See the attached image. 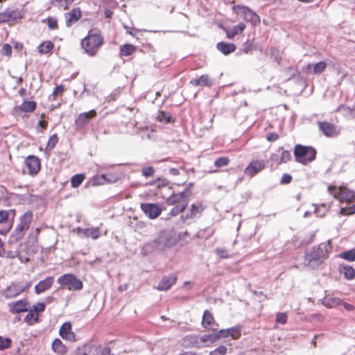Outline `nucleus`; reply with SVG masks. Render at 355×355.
<instances>
[{
  "instance_id": "obj_64",
  "label": "nucleus",
  "mask_w": 355,
  "mask_h": 355,
  "mask_svg": "<svg viewBox=\"0 0 355 355\" xmlns=\"http://www.w3.org/2000/svg\"><path fill=\"white\" fill-rule=\"evenodd\" d=\"M270 159L272 162L276 164V165H281L282 163H279V157L277 154H272L270 157Z\"/></svg>"
},
{
  "instance_id": "obj_22",
  "label": "nucleus",
  "mask_w": 355,
  "mask_h": 355,
  "mask_svg": "<svg viewBox=\"0 0 355 355\" xmlns=\"http://www.w3.org/2000/svg\"><path fill=\"white\" fill-rule=\"evenodd\" d=\"M189 193L187 191H182L180 193H173L169 197L166 199V203L168 205H176L182 202H186L183 199L187 198Z\"/></svg>"
},
{
  "instance_id": "obj_17",
  "label": "nucleus",
  "mask_w": 355,
  "mask_h": 355,
  "mask_svg": "<svg viewBox=\"0 0 355 355\" xmlns=\"http://www.w3.org/2000/svg\"><path fill=\"white\" fill-rule=\"evenodd\" d=\"M29 302L26 299H22L8 304L9 311L12 313H20L28 311Z\"/></svg>"
},
{
  "instance_id": "obj_42",
  "label": "nucleus",
  "mask_w": 355,
  "mask_h": 355,
  "mask_svg": "<svg viewBox=\"0 0 355 355\" xmlns=\"http://www.w3.org/2000/svg\"><path fill=\"white\" fill-rule=\"evenodd\" d=\"M279 150H282L281 156L279 157V163L285 164L291 161V154L288 150H284L283 147H279Z\"/></svg>"
},
{
  "instance_id": "obj_26",
  "label": "nucleus",
  "mask_w": 355,
  "mask_h": 355,
  "mask_svg": "<svg viewBox=\"0 0 355 355\" xmlns=\"http://www.w3.org/2000/svg\"><path fill=\"white\" fill-rule=\"evenodd\" d=\"M217 49L224 55H229L236 51V45L234 43L220 42L216 44Z\"/></svg>"
},
{
  "instance_id": "obj_53",
  "label": "nucleus",
  "mask_w": 355,
  "mask_h": 355,
  "mask_svg": "<svg viewBox=\"0 0 355 355\" xmlns=\"http://www.w3.org/2000/svg\"><path fill=\"white\" fill-rule=\"evenodd\" d=\"M227 349L224 345H220L214 350L211 351L209 355H225L227 354Z\"/></svg>"
},
{
  "instance_id": "obj_21",
  "label": "nucleus",
  "mask_w": 355,
  "mask_h": 355,
  "mask_svg": "<svg viewBox=\"0 0 355 355\" xmlns=\"http://www.w3.org/2000/svg\"><path fill=\"white\" fill-rule=\"evenodd\" d=\"M9 211L0 210V234H6L12 227V225L8 222Z\"/></svg>"
},
{
  "instance_id": "obj_5",
  "label": "nucleus",
  "mask_w": 355,
  "mask_h": 355,
  "mask_svg": "<svg viewBox=\"0 0 355 355\" xmlns=\"http://www.w3.org/2000/svg\"><path fill=\"white\" fill-rule=\"evenodd\" d=\"M328 191L340 202L350 203L355 201V191L345 186L337 187L336 186L330 185L328 187Z\"/></svg>"
},
{
  "instance_id": "obj_1",
  "label": "nucleus",
  "mask_w": 355,
  "mask_h": 355,
  "mask_svg": "<svg viewBox=\"0 0 355 355\" xmlns=\"http://www.w3.org/2000/svg\"><path fill=\"white\" fill-rule=\"evenodd\" d=\"M331 250L330 241L320 243L318 246L313 247L311 251L305 254L304 264L313 267L315 265L321 263L329 257Z\"/></svg>"
},
{
  "instance_id": "obj_29",
  "label": "nucleus",
  "mask_w": 355,
  "mask_h": 355,
  "mask_svg": "<svg viewBox=\"0 0 355 355\" xmlns=\"http://www.w3.org/2000/svg\"><path fill=\"white\" fill-rule=\"evenodd\" d=\"M137 46L131 44H125L121 46L119 55L121 58L130 56L137 51Z\"/></svg>"
},
{
  "instance_id": "obj_28",
  "label": "nucleus",
  "mask_w": 355,
  "mask_h": 355,
  "mask_svg": "<svg viewBox=\"0 0 355 355\" xmlns=\"http://www.w3.org/2000/svg\"><path fill=\"white\" fill-rule=\"evenodd\" d=\"M193 86H204L210 87L212 85V81L209 78V75H202L199 78L193 79L190 81Z\"/></svg>"
},
{
  "instance_id": "obj_47",
  "label": "nucleus",
  "mask_w": 355,
  "mask_h": 355,
  "mask_svg": "<svg viewBox=\"0 0 355 355\" xmlns=\"http://www.w3.org/2000/svg\"><path fill=\"white\" fill-rule=\"evenodd\" d=\"M12 340L9 338H4L0 336V350L9 349L11 347Z\"/></svg>"
},
{
  "instance_id": "obj_55",
  "label": "nucleus",
  "mask_w": 355,
  "mask_h": 355,
  "mask_svg": "<svg viewBox=\"0 0 355 355\" xmlns=\"http://www.w3.org/2000/svg\"><path fill=\"white\" fill-rule=\"evenodd\" d=\"M106 181V177L105 175H97L93 178L92 182L94 185H100L104 184Z\"/></svg>"
},
{
  "instance_id": "obj_52",
  "label": "nucleus",
  "mask_w": 355,
  "mask_h": 355,
  "mask_svg": "<svg viewBox=\"0 0 355 355\" xmlns=\"http://www.w3.org/2000/svg\"><path fill=\"white\" fill-rule=\"evenodd\" d=\"M48 123L49 122L47 120L40 119L36 125L37 130L39 132L43 133L47 128Z\"/></svg>"
},
{
  "instance_id": "obj_46",
  "label": "nucleus",
  "mask_w": 355,
  "mask_h": 355,
  "mask_svg": "<svg viewBox=\"0 0 355 355\" xmlns=\"http://www.w3.org/2000/svg\"><path fill=\"white\" fill-rule=\"evenodd\" d=\"M155 173V169L153 166H144L141 169V174L146 178H152Z\"/></svg>"
},
{
  "instance_id": "obj_59",
  "label": "nucleus",
  "mask_w": 355,
  "mask_h": 355,
  "mask_svg": "<svg viewBox=\"0 0 355 355\" xmlns=\"http://www.w3.org/2000/svg\"><path fill=\"white\" fill-rule=\"evenodd\" d=\"M215 335L217 336V340L220 338H227L230 336V329H220Z\"/></svg>"
},
{
  "instance_id": "obj_38",
  "label": "nucleus",
  "mask_w": 355,
  "mask_h": 355,
  "mask_svg": "<svg viewBox=\"0 0 355 355\" xmlns=\"http://www.w3.org/2000/svg\"><path fill=\"white\" fill-rule=\"evenodd\" d=\"M58 141L59 139L57 134H53L51 135L47 141L45 150L46 151H51L55 148Z\"/></svg>"
},
{
  "instance_id": "obj_11",
  "label": "nucleus",
  "mask_w": 355,
  "mask_h": 355,
  "mask_svg": "<svg viewBox=\"0 0 355 355\" xmlns=\"http://www.w3.org/2000/svg\"><path fill=\"white\" fill-rule=\"evenodd\" d=\"M25 166L28 169V174L31 176H35L39 173L41 169L40 159L35 155L28 156L24 161Z\"/></svg>"
},
{
  "instance_id": "obj_23",
  "label": "nucleus",
  "mask_w": 355,
  "mask_h": 355,
  "mask_svg": "<svg viewBox=\"0 0 355 355\" xmlns=\"http://www.w3.org/2000/svg\"><path fill=\"white\" fill-rule=\"evenodd\" d=\"M37 103L35 101H24L20 105L16 106L14 108V111L16 113L20 112H33L35 110Z\"/></svg>"
},
{
  "instance_id": "obj_57",
  "label": "nucleus",
  "mask_w": 355,
  "mask_h": 355,
  "mask_svg": "<svg viewBox=\"0 0 355 355\" xmlns=\"http://www.w3.org/2000/svg\"><path fill=\"white\" fill-rule=\"evenodd\" d=\"M293 180L292 176L288 173H284L280 180L281 184H287L291 182Z\"/></svg>"
},
{
  "instance_id": "obj_25",
  "label": "nucleus",
  "mask_w": 355,
  "mask_h": 355,
  "mask_svg": "<svg viewBox=\"0 0 355 355\" xmlns=\"http://www.w3.org/2000/svg\"><path fill=\"white\" fill-rule=\"evenodd\" d=\"M51 349L53 352L59 355H65L67 353V347L60 338H55L53 340Z\"/></svg>"
},
{
  "instance_id": "obj_49",
  "label": "nucleus",
  "mask_w": 355,
  "mask_h": 355,
  "mask_svg": "<svg viewBox=\"0 0 355 355\" xmlns=\"http://www.w3.org/2000/svg\"><path fill=\"white\" fill-rule=\"evenodd\" d=\"M241 327H234L232 328H230V336L234 340L239 339L241 336Z\"/></svg>"
},
{
  "instance_id": "obj_35",
  "label": "nucleus",
  "mask_w": 355,
  "mask_h": 355,
  "mask_svg": "<svg viewBox=\"0 0 355 355\" xmlns=\"http://www.w3.org/2000/svg\"><path fill=\"white\" fill-rule=\"evenodd\" d=\"M187 202H181L180 204H178V205H176L175 207H173L171 211H170V215L171 216H175L178 214H180V213L183 212L187 207Z\"/></svg>"
},
{
  "instance_id": "obj_15",
  "label": "nucleus",
  "mask_w": 355,
  "mask_h": 355,
  "mask_svg": "<svg viewBox=\"0 0 355 355\" xmlns=\"http://www.w3.org/2000/svg\"><path fill=\"white\" fill-rule=\"evenodd\" d=\"M140 207L144 214L150 219H155L162 214V209L157 204L141 203Z\"/></svg>"
},
{
  "instance_id": "obj_54",
  "label": "nucleus",
  "mask_w": 355,
  "mask_h": 355,
  "mask_svg": "<svg viewBox=\"0 0 355 355\" xmlns=\"http://www.w3.org/2000/svg\"><path fill=\"white\" fill-rule=\"evenodd\" d=\"M288 315L286 313H277L275 322L279 324H285L287 322Z\"/></svg>"
},
{
  "instance_id": "obj_48",
  "label": "nucleus",
  "mask_w": 355,
  "mask_h": 355,
  "mask_svg": "<svg viewBox=\"0 0 355 355\" xmlns=\"http://www.w3.org/2000/svg\"><path fill=\"white\" fill-rule=\"evenodd\" d=\"M64 91H65V88L63 85L56 86L54 88L53 93L51 94L53 100H56V98L58 96H62L63 94V93L64 92Z\"/></svg>"
},
{
  "instance_id": "obj_32",
  "label": "nucleus",
  "mask_w": 355,
  "mask_h": 355,
  "mask_svg": "<svg viewBox=\"0 0 355 355\" xmlns=\"http://www.w3.org/2000/svg\"><path fill=\"white\" fill-rule=\"evenodd\" d=\"M182 345L185 347H201L198 338L196 336L189 335L184 338L182 340Z\"/></svg>"
},
{
  "instance_id": "obj_30",
  "label": "nucleus",
  "mask_w": 355,
  "mask_h": 355,
  "mask_svg": "<svg viewBox=\"0 0 355 355\" xmlns=\"http://www.w3.org/2000/svg\"><path fill=\"white\" fill-rule=\"evenodd\" d=\"M205 209V207L201 204L195 205L193 204L191 206L189 213H188L185 216H182L184 220H187L189 218H193L196 217L197 215L200 214Z\"/></svg>"
},
{
  "instance_id": "obj_12",
  "label": "nucleus",
  "mask_w": 355,
  "mask_h": 355,
  "mask_svg": "<svg viewBox=\"0 0 355 355\" xmlns=\"http://www.w3.org/2000/svg\"><path fill=\"white\" fill-rule=\"evenodd\" d=\"M97 112L95 110H91L87 112H83L78 114L75 120V125L77 129H82L88 125L90 121L95 118Z\"/></svg>"
},
{
  "instance_id": "obj_39",
  "label": "nucleus",
  "mask_w": 355,
  "mask_h": 355,
  "mask_svg": "<svg viewBox=\"0 0 355 355\" xmlns=\"http://www.w3.org/2000/svg\"><path fill=\"white\" fill-rule=\"evenodd\" d=\"M157 120L160 123H171V116L169 113L164 111H159L157 116Z\"/></svg>"
},
{
  "instance_id": "obj_16",
  "label": "nucleus",
  "mask_w": 355,
  "mask_h": 355,
  "mask_svg": "<svg viewBox=\"0 0 355 355\" xmlns=\"http://www.w3.org/2000/svg\"><path fill=\"white\" fill-rule=\"evenodd\" d=\"M202 326L208 331H216L218 324L215 320L213 314L209 310L203 313Z\"/></svg>"
},
{
  "instance_id": "obj_27",
  "label": "nucleus",
  "mask_w": 355,
  "mask_h": 355,
  "mask_svg": "<svg viewBox=\"0 0 355 355\" xmlns=\"http://www.w3.org/2000/svg\"><path fill=\"white\" fill-rule=\"evenodd\" d=\"M245 24L243 22H241L231 29H225L227 37L228 39L234 38L236 35L241 33L245 29Z\"/></svg>"
},
{
  "instance_id": "obj_20",
  "label": "nucleus",
  "mask_w": 355,
  "mask_h": 355,
  "mask_svg": "<svg viewBox=\"0 0 355 355\" xmlns=\"http://www.w3.org/2000/svg\"><path fill=\"white\" fill-rule=\"evenodd\" d=\"M54 283V277L49 276L43 280L40 281L35 286V292L37 294H40L50 289Z\"/></svg>"
},
{
  "instance_id": "obj_31",
  "label": "nucleus",
  "mask_w": 355,
  "mask_h": 355,
  "mask_svg": "<svg viewBox=\"0 0 355 355\" xmlns=\"http://www.w3.org/2000/svg\"><path fill=\"white\" fill-rule=\"evenodd\" d=\"M53 48L54 44L51 41L45 40L37 46V52L40 55H46L50 53Z\"/></svg>"
},
{
  "instance_id": "obj_33",
  "label": "nucleus",
  "mask_w": 355,
  "mask_h": 355,
  "mask_svg": "<svg viewBox=\"0 0 355 355\" xmlns=\"http://www.w3.org/2000/svg\"><path fill=\"white\" fill-rule=\"evenodd\" d=\"M150 185L155 187L159 190H162L164 188L171 189L169 186V182L166 179L158 178L149 183Z\"/></svg>"
},
{
  "instance_id": "obj_8",
  "label": "nucleus",
  "mask_w": 355,
  "mask_h": 355,
  "mask_svg": "<svg viewBox=\"0 0 355 355\" xmlns=\"http://www.w3.org/2000/svg\"><path fill=\"white\" fill-rule=\"evenodd\" d=\"M31 286V282L25 284L21 282H12L4 291V295L6 298H13L21 293L28 291Z\"/></svg>"
},
{
  "instance_id": "obj_10",
  "label": "nucleus",
  "mask_w": 355,
  "mask_h": 355,
  "mask_svg": "<svg viewBox=\"0 0 355 355\" xmlns=\"http://www.w3.org/2000/svg\"><path fill=\"white\" fill-rule=\"evenodd\" d=\"M266 168V162L263 159H253L245 167L244 173L250 178H253Z\"/></svg>"
},
{
  "instance_id": "obj_62",
  "label": "nucleus",
  "mask_w": 355,
  "mask_h": 355,
  "mask_svg": "<svg viewBox=\"0 0 355 355\" xmlns=\"http://www.w3.org/2000/svg\"><path fill=\"white\" fill-rule=\"evenodd\" d=\"M98 349H100V355H111V349L108 347H105L102 349L100 347L94 348L95 351H97Z\"/></svg>"
},
{
  "instance_id": "obj_56",
  "label": "nucleus",
  "mask_w": 355,
  "mask_h": 355,
  "mask_svg": "<svg viewBox=\"0 0 355 355\" xmlns=\"http://www.w3.org/2000/svg\"><path fill=\"white\" fill-rule=\"evenodd\" d=\"M45 304L44 302H38L37 304L33 306V310L39 315L40 313H42L45 309Z\"/></svg>"
},
{
  "instance_id": "obj_43",
  "label": "nucleus",
  "mask_w": 355,
  "mask_h": 355,
  "mask_svg": "<svg viewBox=\"0 0 355 355\" xmlns=\"http://www.w3.org/2000/svg\"><path fill=\"white\" fill-rule=\"evenodd\" d=\"M343 272L345 277L347 279H353L355 277V269L352 266H343Z\"/></svg>"
},
{
  "instance_id": "obj_6",
  "label": "nucleus",
  "mask_w": 355,
  "mask_h": 355,
  "mask_svg": "<svg viewBox=\"0 0 355 355\" xmlns=\"http://www.w3.org/2000/svg\"><path fill=\"white\" fill-rule=\"evenodd\" d=\"M58 283L69 291H80L83 287L82 281L71 273L64 274L58 279Z\"/></svg>"
},
{
  "instance_id": "obj_63",
  "label": "nucleus",
  "mask_w": 355,
  "mask_h": 355,
  "mask_svg": "<svg viewBox=\"0 0 355 355\" xmlns=\"http://www.w3.org/2000/svg\"><path fill=\"white\" fill-rule=\"evenodd\" d=\"M18 254V251L17 250H15V251H5V255L3 257H8V258H15L17 256Z\"/></svg>"
},
{
  "instance_id": "obj_41",
  "label": "nucleus",
  "mask_w": 355,
  "mask_h": 355,
  "mask_svg": "<svg viewBox=\"0 0 355 355\" xmlns=\"http://www.w3.org/2000/svg\"><path fill=\"white\" fill-rule=\"evenodd\" d=\"M73 1L74 0H53L52 3L59 8L67 10Z\"/></svg>"
},
{
  "instance_id": "obj_61",
  "label": "nucleus",
  "mask_w": 355,
  "mask_h": 355,
  "mask_svg": "<svg viewBox=\"0 0 355 355\" xmlns=\"http://www.w3.org/2000/svg\"><path fill=\"white\" fill-rule=\"evenodd\" d=\"M40 229L39 227H37L34 230H32V231L29 234V236L33 238L35 240V241L37 242L38 240V236L40 235Z\"/></svg>"
},
{
  "instance_id": "obj_40",
  "label": "nucleus",
  "mask_w": 355,
  "mask_h": 355,
  "mask_svg": "<svg viewBox=\"0 0 355 355\" xmlns=\"http://www.w3.org/2000/svg\"><path fill=\"white\" fill-rule=\"evenodd\" d=\"M85 179V175L83 173L76 174L73 175L71 180V187L73 188L79 187L83 183Z\"/></svg>"
},
{
  "instance_id": "obj_37",
  "label": "nucleus",
  "mask_w": 355,
  "mask_h": 355,
  "mask_svg": "<svg viewBox=\"0 0 355 355\" xmlns=\"http://www.w3.org/2000/svg\"><path fill=\"white\" fill-rule=\"evenodd\" d=\"M311 67H312V64H309L307 65L306 68L309 69ZM313 72L314 74H320L325 70V69L327 67V64H326V62L321 61V62H319L315 64L314 65H313Z\"/></svg>"
},
{
  "instance_id": "obj_19",
  "label": "nucleus",
  "mask_w": 355,
  "mask_h": 355,
  "mask_svg": "<svg viewBox=\"0 0 355 355\" xmlns=\"http://www.w3.org/2000/svg\"><path fill=\"white\" fill-rule=\"evenodd\" d=\"M178 277L175 274L164 276L159 283L157 289L159 291H167L177 282Z\"/></svg>"
},
{
  "instance_id": "obj_14",
  "label": "nucleus",
  "mask_w": 355,
  "mask_h": 355,
  "mask_svg": "<svg viewBox=\"0 0 355 355\" xmlns=\"http://www.w3.org/2000/svg\"><path fill=\"white\" fill-rule=\"evenodd\" d=\"M59 335L67 341L76 342L77 340L76 334L72 330L71 322H65L62 324L59 329Z\"/></svg>"
},
{
  "instance_id": "obj_36",
  "label": "nucleus",
  "mask_w": 355,
  "mask_h": 355,
  "mask_svg": "<svg viewBox=\"0 0 355 355\" xmlns=\"http://www.w3.org/2000/svg\"><path fill=\"white\" fill-rule=\"evenodd\" d=\"M42 22L46 24L48 28L50 30H57L58 29V19L55 17H48L46 19L42 20Z\"/></svg>"
},
{
  "instance_id": "obj_58",
  "label": "nucleus",
  "mask_w": 355,
  "mask_h": 355,
  "mask_svg": "<svg viewBox=\"0 0 355 355\" xmlns=\"http://www.w3.org/2000/svg\"><path fill=\"white\" fill-rule=\"evenodd\" d=\"M216 253L219 257L223 259H227L230 257L228 252L225 248H217Z\"/></svg>"
},
{
  "instance_id": "obj_45",
  "label": "nucleus",
  "mask_w": 355,
  "mask_h": 355,
  "mask_svg": "<svg viewBox=\"0 0 355 355\" xmlns=\"http://www.w3.org/2000/svg\"><path fill=\"white\" fill-rule=\"evenodd\" d=\"M340 257L349 261H355V248L342 252Z\"/></svg>"
},
{
  "instance_id": "obj_44",
  "label": "nucleus",
  "mask_w": 355,
  "mask_h": 355,
  "mask_svg": "<svg viewBox=\"0 0 355 355\" xmlns=\"http://www.w3.org/2000/svg\"><path fill=\"white\" fill-rule=\"evenodd\" d=\"M230 162L228 157H220L214 162V166L216 168H221L227 166Z\"/></svg>"
},
{
  "instance_id": "obj_34",
  "label": "nucleus",
  "mask_w": 355,
  "mask_h": 355,
  "mask_svg": "<svg viewBox=\"0 0 355 355\" xmlns=\"http://www.w3.org/2000/svg\"><path fill=\"white\" fill-rule=\"evenodd\" d=\"M39 321V315L33 310L28 311V313L24 318V322L29 325H33Z\"/></svg>"
},
{
  "instance_id": "obj_51",
  "label": "nucleus",
  "mask_w": 355,
  "mask_h": 355,
  "mask_svg": "<svg viewBox=\"0 0 355 355\" xmlns=\"http://www.w3.org/2000/svg\"><path fill=\"white\" fill-rule=\"evenodd\" d=\"M217 340V336H216L215 334H209V335H204L200 338L198 340L200 342V344L205 343L207 342L213 343Z\"/></svg>"
},
{
  "instance_id": "obj_2",
  "label": "nucleus",
  "mask_w": 355,
  "mask_h": 355,
  "mask_svg": "<svg viewBox=\"0 0 355 355\" xmlns=\"http://www.w3.org/2000/svg\"><path fill=\"white\" fill-rule=\"evenodd\" d=\"M103 44L104 37L101 31L92 29L82 40L81 47L86 54L94 57L97 55Z\"/></svg>"
},
{
  "instance_id": "obj_3",
  "label": "nucleus",
  "mask_w": 355,
  "mask_h": 355,
  "mask_svg": "<svg viewBox=\"0 0 355 355\" xmlns=\"http://www.w3.org/2000/svg\"><path fill=\"white\" fill-rule=\"evenodd\" d=\"M33 219V212L31 210L25 211L19 218V223L10 236L9 242L17 243L25 235L26 232L30 228Z\"/></svg>"
},
{
  "instance_id": "obj_60",
  "label": "nucleus",
  "mask_w": 355,
  "mask_h": 355,
  "mask_svg": "<svg viewBox=\"0 0 355 355\" xmlns=\"http://www.w3.org/2000/svg\"><path fill=\"white\" fill-rule=\"evenodd\" d=\"M279 138V135L275 132H269L266 135V139L270 142H274L278 140Z\"/></svg>"
},
{
  "instance_id": "obj_24",
  "label": "nucleus",
  "mask_w": 355,
  "mask_h": 355,
  "mask_svg": "<svg viewBox=\"0 0 355 355\" xmlns=\"http://www.w3.org/2000/svg\"><path fill=\"white\" fill-rule=\"evenodd\" d=\"M78 233H82L85 236L90 237L94 240L98 239L101 236V229L98 227L85 229L78 228Z\"/></svg>"
},
{
  "instance_id": "obj_4",
  "label": "nucleus",
  "mask_w": 355,
  "mask_h": 355,
  "mask_svg": "<svg viewBox=\"0 0 355 355\" xmlns=\"http://www.w3.org/2000/svg\"><path fill=\"white\" fill-rule=\"evenodd\" d=\"M293 153L297 162L307 165L315 159L317 150L310 146L296 144Z\"/></svg>"
},
{
  "instance_id": "obj_18",
  "label": "nucleus",
  "mask_w": 355,
  "mask_h": 355,
  "mask_svg": "<svg viewBox=\"0 0 355 355\" xmlns=\"http://www.w3.org/2000/svg\"><path fill=\"white\" fill-rule=\"evenodd\" d=\"M82 17V12L80 8H73L70 12L64 13L65 23L67 27L71 26L77 22Z\"/></svg>"
},
{
  "instance_id": "obj_9",
  "label": "nucleus",
  "mask_w": 355,
  "mask_h": 355,
  "mask_svg": "<svg viewBox=\"0 0 355 355\" xmlns=\"http://www.w3.org/2000/svg\"><path fill=\"white\" fill-rule=\"evenodd\" d=\"M24 17L21 10L18 8L14 10L6 9L0 12V24H11Z\"/></svg>"
},
{
  "instance_id": "obj_7",
  "label": "nucleus",
  "mask_w": 355,
  "mask_h": 355,
  "mask_svg": "<svg viewBox=\"0 0 355 355\" xmlns=\"http://www.w3.org/2000/svg\"><path fill=\"white\" fill-rule=\"evenodd\" d=\"M233 10L243 19L256 26L260 23L259 16L250 8L245 6L236 5L233 7Z\"/></svg>"
},
{
  "instance_id": "obj_13",
  "label": "nucleus",
  "mask_w": 355,
  "mask_h": 355,
  "mask_svg": "<svg viewBox=\"0 0 355 355\" xmlns=\"http://www.w3.org/2000/svg\"><path fill=\"white\" fill-rule=\"evenodd\" d=\"M320 130L327 137H335L340 134V129L333 123L327 121H318Z\"/></svg>"
},
{
  "instance_id": "obj_50",
  "label": "nucleus",
  "mask_w": 355,
  "mask_h": 355,
  "mask_svg": "<svg viewBox=\"0 0 355 355\" xmlns=\"http://www.w3.org/2000/svg\"><path fill=\"white\" fill-rule=\"evenodd\" d=\"M1 54L3 56L10 58L12 55V46L9 44H3L1 49Z\"/></svg>"
}]
</instances>
